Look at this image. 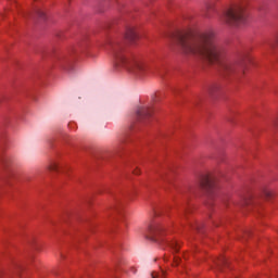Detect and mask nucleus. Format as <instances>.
<instances>
[{"instance_id":"obj_1","label":"nucleus","mask_w":278,"mask_h":278,"mask_svg":"<svg viewBox=\"0 0 278 278\" xmlns=\"http://www.w3.org/2000/svg\"><path fill=\"white\" fill-rule=\"evenodd\" d=\"M179 43L186 55H198L211 64H216L220 60V51L214 45V34H204L194 38L188 33L179 37Z\"/></svg>"},{"instance_id":"obj_2","label":"nucleus","mask_w":278,"mask_h":278,"mask_svg":"<svg viewBox=\"0 0 278 278\" xmlns=\"http://www.w3.org/2000/svg\"><path fill=\"white\" fill-rule=\"evenodd\" d=\"M228 23H238V21H242V16H244V10L241 7H232L225 14Z\"/></svg>"},{"instance_id":"obj_3","label":"nucleus","mask_w":278,"mask_h":278,"mask_svg":"<svg viewBox=\"0 0 278 278\" xmlns=\"http://www.w3.org/2000/svg\"><path fill=\"white\" fill-rule=\"evenodd\" d=\"M200 186L204 190H210V188H214V176L212 174H204L200 178Z\"/></svg>"},{"instance_id":"obj_4","label":"nucleus","mask_w":278,"mask_h":278,"mask_svg":"<svg viewBox=\"0 0 278 278\" xmlns=\"http://www.w3.org/2000/svg\"><path fill=\"white\" fill-rule=\"evenodd\" d=\"M126 40H136L138 38V33L136 31V28H128L125 34Z\"/></svg>"},{"instance_id":"obj_5","label":"nucleus","mask_w":278,"mask_h":278,"mask_svg":"<svg viewBox=\"0 0 278 278\" xmlns=\"http://www.w3.org/2000/svg\"><path fill=\"white\" fill-rule=\"evenodd\" d=\"M150 231H152V233H154V236H164V227H162V226L151 227Z\"/></svg>"},{"instance_id":"obj_6","label":"nucleus","mask_w":278,"mask_h":278,"mask_svg":"<svg viewBox=\"0 0 278 278\" xmlns=\"http://www.w3.org/2000/svg\"><path fill=\"white\" fill-rule=\"evenodd\" d=\"M181 262V258L179 256L174 257L173 266H179V263Z\"/></svg>"},{"instance_id":"obj_7","label":"nucleus","mask_w":278,"mask_h":278,"mask_svg":"<svg viewBox=\"0 0 278 278\" xmlns=\"http://www.w3.org/2000/svg\"><path fill=\"white\" fill-rule=\"evenodd\" d=\"M49 170H55L58 168V163H51L49 166H48Z\"/></svg>"},{"instance_id":"obj_8","label":"nucleus","mask_w":278,"mask_h":278,"mask_svg":"<svg viewBox=\"0 0 278 278\" xmlns=\"http://www.w3.org/2000/svg\"><path fill=\"white\" fill-rule=\"evenodd\" d=\"M142 170L140 169V167H136L134 170H132V175H141Z\"/></svg>"},{"instance_id":"obj_9","label":"nucleus","mask_w":278,"mask_h":278,"mask_svg":"<svg viewBox=\"0 0 278 278\" xmlns=\"http://www.w3.org/2000/svg\"><path fill=\"white\" fill-rule=\"evenodd\" d=\"M176 251H179V248H176Z\"/></svg>"}]
</instances>
